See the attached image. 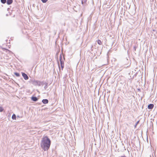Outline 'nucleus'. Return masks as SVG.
<instances>
[{
    "instance_id": "1",
    "label": "nucleus",
    "mask_w": 157,
    "mask_h": 157,
    "mask_svg": "<svg viewBox=\"0 0 157 157\" xmlns=\"http://www.w3.org/2000/svg\"><path fill=\"white\" fill-rule=\"evenodd\" d=\"M51 144V141L47 136L44 137L41 141L40 145L41 148L44 151H47L49 149Z\"/></svg>"
},
{
    "instance_id": "2",
    "label": "nucleus",
    "mask_w": 157,
    "mask_h": 157,
    "mask_svg": "<svg viewBox=\"0 0 157 157\" xmlns=\"http://www.w3.org/2000/svg\"><path fill=\"white\" fill-rule=\"evenodd\" d=\"M37 80H35L34 79H31L29 81V82L33 85L36 86V82Z\"/></svg>"
},
{
    "instance_id": "3",
    "label": "nucleus",
    "mask_w": 157,
    "mask_h": 157,
    "mask_svg": "<svg viewBox=\"0 0 157 157\" xmlns=\"http://www.w3.org/2000/svg\"><path fill=\"white\" fill-rule=\"evenodd\" d=\"M44 82V81H41L38 80H37L36 82V86H40L41 85H44V83H43Z\"/></svg>"
},
{
    "instance_id": "4",
    "label": "nucleus",
    "mask_w": 157,
    "mask_h": 157,
    "mask_svg": "<svg viewBox=\"0 0 157 157\" xmlns=\"http://www.w3.org/2000/svg\"><path fill=\"white\" fill-rule=\"evenodd\" d=\"M21 73L23 77L25 80H27L29 79V77L24 72H21Z\"/></svg>"
},
{
    "instance_id": "5",
    "label": "nucleus",
    "mask_w": 157,
    "mask_h": 157,
    "mask_svg": "<svg viewBox=\"0 0 157 157\" xmlns=\"http://www.w3.org/2000/svg\"><path fill=\"white\" fill-rule=\"evenodd\" d=\"M59 60L60 62V65H64V62L62 60V57L61 54H60L59 56Z\"/></svg>"
},
{
    "instance_id": "6",
    "label": "nucleus",
    "mask_w": 157,
    "mask_h": 157,
    "mask_svg": "<svg viewBox=\"0 0 157 157\" xmlns=\"http://www.w3.org/2000/svg\"><path fill=\"white\" fill-rule=\"evenodd\" d=\"M31 99L33 101L35 102L37 101L38 99L37 97L33 96L31 97Z\"/></svg>"
},
{
    "instance_id": "7",
    "label": "nucleus",
    "mask_w": 157,
    "mask_h": 157,
    "mask_svg": "<svg viewBox=\"0 0 157 157\" xmlns=\"http://www.w3.org/2000/svg\"><path fill=\"white\" fill-rule=\"evenodd\" d=\"M154 107V105L152 104H149L147 106V108L148 109H151Z\"/></svg>"
},
{
    "instance_id": "8",
    "label": "nucleus",
    "mask_w": 157,
    "mask_h": 157,
    "mask_svg": "<svg viewBox=\"0 0 157 157\" xmlns=\"http://www.w3.org/2000/svg\"><path fill=\"white\" fill-rule=\"evenodd\" d=\"M42 102L44 104H46L48 103V100L47 99H43Z\"/></svg>"
},
{
    "instance_id": "9",
    "label": "nucleus",
    "mask_w": 157,
    "mask_h": 157,
    "mask_svg": "<svg viewBox=\"0 0 157 157\" xmlns=\"http://www.w3.org/2000/svg\"><path fill=\"white\" fill-rule=\"evenodd\" d=\"M87 1V0H81V3L82 5L83 6H85Z\"/></svg>"
},
{
    "instance_id": "10",
    "label": "nucleus",
    "mask_w": 157,
    "mask_h": 157,
    "mask_svg": "<svg viewBox=\"0 0 157 157\" xmlns=\"http://www.w3.org/2000/svg\"><path fill=\"white\" fill-rule=\"evenodd\" d=\"M13 2V0H7L6 2L8 5H10Z\"/></svg>"
},
{
    "instance_id": "11",
    "label": "nucleus",
    "mask_w": 157,
    "mask_h": 157,
    "mask_svg": "<svg viewBox=\"0 0 157 157\" xmlns=\"http://www.w3.org/2000/svg\"><path fill=\"white\" fill-rule=\"evenodd\" d=\"M43 83H44V85H45L44 88L45 90H46L48 87V83L44 81V82Z\"/></svg>"
},
{
    "instance_id": "12",
    "label": "nucleus",
    "mask_w": 157,
    "mask_h": 157,
    "mask_svg": "<svg viewBox=\"0 0 157 157\" xmlns=\"http://www.w3.org/2000/svg\"><path fill=\"white\" fill-rule=\"evenodd\" d=\"M97 43L99 45H102V42L100 40H97Z\"/></svg>"
},
{
    "instance_id": "13",
    "label": "nucleus",
    "mask_w": 157,
    "mask_h": 157,
    "mask_svg": "<svg viewBox=\"0 0 157 157\" xmlns=\"http://www.w3.org/2000/svg\"><path fill=\"white\" fill-rule=\"evenodd\" d=\"M12 118L13 120H16V116L14 114H13L12 115Z\"/></svg>"
},
{
    "instance_id": "14",
    "label": "nucleus",
    "mask_w": 157,
    "mask_h": 157,
    "mask_svg": "<svg viewBox=\"0 0 157 157\" xmlns=\"http://www.w3.org/2000/svg\"><path fill=\"white\" fill-rule=\"evenodd\" d=\"M14 74L15 75L17 76V77H19L20 76V74L17 73V72H15L14 73Z\"/></svg>"
},
{
    "instance_id": "15",
    "label": "nucleus",
    "mask_w": 157,
    "mask_h": 157,
    "mask_svg": "<svg viewBox=\"0 0 157 157\" xmlns=\"http://www.w3.org/2000/svg\"><path fill=\"white\" fill-rule=\"evenodd\" d=\"M1 2L3 4H5L6 2V0H1Z\"/></svg>"
},
{
    "instance_id": "16",
    "label": "nucleus",
    "mask_w": 157,
    "mask_h": 157,
    "mask_svg": "<svg viewBox=\"0 0 157 157\" xmlns=\"http://www.w3.org/2000/svg\"><path fill=\"white\" fill-rule=\"evenodd\" d=\"M139 121H137L136 123L134 125V127L135 128H136V126L137 125L139 124Z\"/></svg>"
},
{
    "instance_id": "17",
    "label": "nucleus",
    "mask_w": 157,
    "mask_h": 157,
    "mask_svg": "<svg viewBox=\"0 0 157 157\" xmlns=\"http://www.w3.org/2000/svg\"><path fill=\"white\" fill-rule=\"evenodd\" d=\"M3 110V108L2 107H0V112H2Z\"/></svg>"
},
{
    "instance_id": "18",
    "label": "nucleus",
    "mask_w": 157,
    "mask_h": 157,
    "mask_svg": "<svg viewBox=\"0 0 157 157\" xmlns=\"http://www.w3.org/2000/svg\"><path fill=\"white\" fill-rule=\"evenodd\" d=\"M41 0L43 3H45L48 1V0Z\"/></svg>"
},
{
    "instance_id": "19",
    "label": "nucleus",
    "mask_w": 157,
    "mask_h": 157,
    "mask_svg": "<svg viewBox=\"0 0 157 157\" xmlns=\"http://www.w3.org/2000/svg\"><path fill=\"white\" fill-rule=\"evenodd\" d=\"M61 67L62 68V70H63L64 67V65H61Z\"/></svg>"
},
{
    "instance_id": "20",
    "label": "nucleus",
    "mask_w": 157,
    "mask_h": 157,
    "mask_svg": "<svg viewBox=\"0 0 157 157\" xmlns=\"http://www.w3.org/2000/svg\"><path fill=\"white\" fill-rule=\"evenodd\" d=\"M57 63H58V65L59 67V70L60 71V65H59V62L58 60H57Z\"/></svg>"
},
{
    "instance_id": "21",
    "label": "nucleus",
    "mask_w": 157,
    "mask_h": 157,
    "mask_svg": "<svg viewBox=\"0 0 157 157\" xmlns=\"http://www.w3.org/2000/svg\"><path fill=\"white\" fill-rule=\"evenodd\" d=\"M93 47V45H92L91 47V50L92 51H93V49H92Z\"/></svg>"
},
{
    "instance_id": "22",
    "label": "nucleus",
    "mask_w": 157,
    "mask_h": 157,
    "mask_svg": "<svg viewBox=\"0 0 157 157\" xmlns=\"http://www.w3.org/2000/svg\"><path fill=\"white\" fill-rule=\"evenodd\" d=\"M134 49L135 51H136V46H135L134 47Z\"/></svg>"
},
{
    "instance_id": "23",
    "label": "nucleus",
    "mask_w": 157,
    "mask_h": 157,
    "mask_svg": "<svg viewBox=\"0 0 157 157\" xmlns=\"http://www.w3.org/2000/svg\"><path fill=\"white\" fill-rule=\"evenodd\" d=\"M138 90L139 91H140V89H138Z\"/></svg>"
},
{
    "instance_id": "24",
    "label": "nucleus",
    "mask_w": 157,
    "mask_h": 157,
    "mask_svg": "<svg viewBox=\"0 0 157 157\" xmlns=\"http://www.w3.org/2000/svg\"><path fill=\"white\" fill-rule=\"evenodd\" d=\"M128 60V59H125V60Z\"/></svg>"
},
{
    "instance_id": "25",
    "label": "nucleus",
    "mask_w": 157,
    "mask_h": 157,
    "mask_svg": "<svg viewBox=\"0 0 157 157\" xmlns=\"http://www.w3.org/2000/svg\"><path fill=\"white\" fill-rule=\"evenodd\" d=\"M17 117H19L18 116H17Z\"/></svg>"
}]
</instances>
